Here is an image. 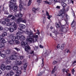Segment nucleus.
I'll return each instance as SVG.
<instances>
[{"label":"nucleus","mask_w":76,"mask_h":76,"mask_svg":"<svg viewBox=\"0 0 76 76\" xmlns=\"http://www.w3.org/2000/svg\"><path fill=\"white\" fill-rule=\"evenodd\" d=\"M25 33L30 37H29L27 38L26 40L28 42H30L31 43H34L37 41V40L39 38L38 35H36V34H34L33 31L31 30L29 31L28 30H26Z\"/></svg>","instance_id":"obj_1"},{"label":"nucleus","mask_w":76,"mask_h":76,"mask_svg":"<svg viewBox=\"0 0 76 76\" xmlns=\"http://www.w3.org/2000/svg\"><path fill=\"white\" fill-rule=\"evenodd\" d=\"M21 45L23 47H25V50L26 51H27L28 53L31 54H33L34 52V51H31L30 50V48L29 46H28V43H27V42H21Z\"/></svg>","instance_id":"obj_2"},{"label":"nucleus","mask_w":76,"mask_h":76,"mask_svg":"<svg viewBox=\"0 0 76 76\" xmlns=\"http://www.w3.org/2000/svg\"><path fill=\"white\" fill-rule=\"evenodd\" d=\"M16 0H11L10 1V11L13 10L15 12H16L17 10L18 6L16 5Z\"/></svg>","instance_id":"obj_3"},{"label":"nucleus","mask_w":76,"mask_h":76,"mask_svg":"<svg viewBox=\"0 0 76 76\" xmlns=\"http://www.w3.org/2000/svg\"><path fill=\"white\" fill-rule=\"evenodd\" d=\"M19 32L17 33V38L16 39L20 41H24L25 39V37L23 35H21V33H23V31L20 28H18Z\"/></svg>","instance_id":"obj_4"},{"label":"nucleus","mask_w":76,"mask_h":76,"mask_svg":"<svg viewBox=\"0 0 76 76\" xmlns=\"http://www.w3.org/2000/svg\"><path fill=\"white\" fill-rule=\"evenodd\" d=\"M17 37H16L15 36H14L11 34H10V35L9 37H7V39H11L12 40H13V41H15V39H16Z\"/></svg>","instance_id":"obj_5"},{"label":"nucleus","mask_w":76,"mask_h":76,"mask_svg":"<svg viewBox=\"0 0 76 76\" xmlns=\"http://www.w3.org/2000/svg\"><path fill=\"white\" fill-rule=\"evenodd\" d=\"M69 7H68L66 8V9L65 10V9L64 8H63L62 10H61L60 11L62 13H65L66 12H68L69 11Z\"/></svg>","instance_id":"obj_6"},{"label":"nucleus","mask_w":76,"mask_h":76,"mask_svg":"<svg viewBox=\"0 0 76 76\" xmlns=\"http://www.w3.org/2000/svg\"><path fill=\"white\" fill-rule=\"evenodd\" d=\"M11 26H13V27L14 28L15 30H16V29H17L16 24V23H15L14 22L11 23Z\"/></svg>","instance_id":"obj_7"},{"label":"nucleus","mask_w":76,"mask_h":76,"mask_svg":"<svg viewBox=\"0 0 76 76\" xmlns=\"http://www.w3.org/2000/svg\"><path fill=\"white\" fill-rule=\"evenodd\" d=\"M20 5L19 6V9L20 10H22V7H23V5L24 4L22 2V1H20Z\"/></svg>","instance_id":"obj_8"},{"label":"nucleus","mask_w":76,"mask_h":76,"mask_svg":"<svg viewBox=\"0 0 76 76\" xmlns=\"http://www.w3.org/2000/svg\"><path fill=\"white\" fill-rule=\"evenodd\" d=\"M10 59L12 60H16L17 59V56L15 55L12 56L10 57Z\"/></svg>","instance_id":"obj_9"},{"label":"nucleus","mask_w":76,"mask_h":76,"mask_svg":"<svg viewBox=\"0 0 76 76\" xmlns=\"http://www.w3.org/2000/svg\"><path fill=\"white\" fill-rule=\"evenodd\" d=\"M19 26L21 29H25L26 28V26L23 24H19Z\"/></svg>","instance_id":"obj_10"},{"label":"nucleus","mask_w":76,"mask_h":76,"mask_svg":"<svg viewBox=\"0 0 76 76\" xmlns=\"http://www.w3.org/2000/svg\"><path fill=\"white\" fill-rule=\"evenodd\" d=\"M46 15L47 16H48L47 17V18L48 19H49V20H50V18L52 17L51 15H49V13H48V12L47 11H46Z\"/></svg>","instance_id":"obj_11"},{"label":"nucleus","mask_w":76,"mask_h":76,"mask_svg":"<svg viewBox=\"0 0 76 76\" xmlns=\"http://www.w3.org/2000/svg\"><path fill=\"white\" fill-rule=\"evenodd\" d=\"M3 36L2 35L0 36V40L1 42H5V39L3 38Z\"/></svg>","instance_id":"obj_12"},{"label":"nucleus","mask_w":76,"mask_h":76,"mask_svg":"<svg viewBox=\"0 0 76 76\" xmlns=\"http://www.w3.org/2000/svg\"><path fill=\"white\" fill-rule=\"evenodd\" d=\"M55 33L56 34V35H57V34H61V32H60V31L59 30H58V29H56L55 31Z\"/></svg>","instance_id":"obj_13"},{"label":"nucleus","mask_w":76,"mask_h":76,"mask_svg":"<svg viewBox=\"0 0 76 76\" xmlns=\"http://www.w3.org/2000/svg\"><path fill=\"white\" fill-rule=\"evenodd\" d=\"M1 70H4L6 69V66H5V65L3 64L1 65Z\"/></svg>","instance_id":"obj_14"},{"label":"nucleus","mask_w":76,"mask_h":76,"mask_svg":"<svg viewBox=\"0 0 76 76\" xmlns=\"http://www.w3.org/2000/svg\"><path fill=\"white\" fill-rule=\"evenodd\" d=\"M61 14V15H58V16H60L61 18H64V16H65V13L62 12Z\"/></svg>","instance_id":"obj_15"},{"label":"nucleus","mask_w":76,"mask_h":76,"mask_svg":"<svg viewBox=\"0 0 76 76\" xmlns=\"http://www.w3.org/2000/svg\"><path fill=\"white\" fill-rule=\"evenodd\" d=\"M23 20V19H22V18H18V19L17 20V22L18 23H19L20 22L22 21Z\"/></svg>","instance_id":"obj_16"},{"label":"nucleus","mask_w":76,"mask_h":76,"mask_svg":"<svg viewBox=\"0 0 76 76\" xmlns=\"http://www.w3.org/2000/svg\"><path fill=\"white\" fill-rule=\"evenodd\" d=\"M61 5L63 7V8H65L67 6V4L65 3L64 2H62L61 3Z\"/></svg>","instance_id":"obj_17"},{"label":"nucleus","mask_w":76,"mask_h":76,"mask_svg":"<svg viewBox=\"0 0 76 76\" xmlns=\"http://www.w3.org/2000/svg\"><path fill=\"white\" fill-rule=\"evenodd\" d=\"M9 30L10 32H13L14 31V30H15V28H13V27H11L10 28Z\"/></svg>","instance_id":"obj_18"},{"label":"nucleus","mask_w":76,"mask_h":76,"mask_svg":"<svg viewBox=\"0 0 76 76\" xmlns=\"http://www.w3.org/2000/svg\"><path fill=\"white\" fill-rule=\"evenodd\" d=\"M15 16L16 17H18V18H22V14H21L20 13L17 15H16Z\"/></svg>","instance_id":"obj_19"},{"label":"nucleus","mask_w":76,"mask_h":76,"mask_svg":"<svg viewBox=\"0 0 76 76\" xmlns=\"http://www.w3.org/2000/svg\"><path fill=\"white\" fill-rule=\"evenodd\" d=\"M15 64L17 66H19V65H20L22 64V62L20 61H17L16 62Z\"/></svg>","instance_id":"obj_20"},{"label":"nucleus","mask_w":76,"mask_h":76,"mask_svg":"<svg viewBox=\"0 0 76 76\" xmlns=\"http://www.w3.org/2000/svg\"><path fill=\"white\" fill-rule=\"evenodd\" d=\"M60 31H60V32H61V34H62V32H65V31H64V29L63 28V27H61L60 28Z\"/></svg>","instance_id":"obj_21"},{"label":"nucleus","mask_w":76,"mask_h":76,"mask_svg":"<svg viewBox=\"0 0 76 76\" xmlns=\"http://www.w3.org/2000/svg\"><path fill=\"white\" fill-rule=\"evenodd\" d=\"M12 69L14 70H15L16 71H17L18 70L19 68L18 67V66H13L12 68Z\"/></svg>","instance_id":"obj_22"},{"label":"nucleus","mask_w":76,"mask_h":76,"mask_svg":"<svg viewBox=\"0 0 76 76\" xmlns=\"http://www.w3.org/2000/svg\"><path fill=\"white\" fill-rule=\"evenodd\" d=\"M8 42L11 45H13V44H14V43H15L14 41L12 39H11L10 40H9Z\"/></svg>","instance_id":"obj_23"},{"label":"nucleus","mask_w":76,"mask_h":76,"mask_svg":"<svg viewBox=\"0 0 76 76\" xmlns=\"http://www.w3.org/2000/svg\"><path fill=\"white\" fill-rule=\"evenodd\" d=\"M0 23L1 24H2L3 25H4L6 24V23L5 20V21H3L2 20H1Z\"/></svg>","instance_id":"obj_24"},{"label":"nucleus","mask_w":76,"mask_h":76,"mask_svg":"<svg viewBox=\"0 0 76 76\" xmlns=\"http://www.w3.org/2000/svg\"><path fill=\"white\" fill-rule=\"evenodd\" d=\"M39 10V8L36 9V8H33L32 9V10L33 11L34 13H36V10Z\"/></svg>","instance_id":"obj_25"},{"label":"nucleus","mask_w":76,"mask_h":76,"mask_svg":"<svg viewBox=\"0 0 76 76\" xmlns=\"http://www.w3.org/2000/svg\"><path fill=\"white\" fill-rule=\"evenodd\" d=\"M1 53V51H0V56L2 57H3V58H5L6 57V56L5 54H2Z\"/></svg>","instance_id":"obj_26"},{"label":"nucleus","mask_w":76,"mask_h":76,"mask_svg":"<svg viewBox=\"0 0 76 76\" xmlns=\"http://www.w3.org/2000/svg\"><path fill=\"white\" fill-rule=\"evenodd\" d=\"M6 69L7 70H10L11 69V66H7L6 67Z\"/></svg>","instance_id":"obj_27"},{"label":"nucleus","mask_w":76,"mask_h":76,"mask_svg":"<svg viewBox=\"0 0 76 76\" xmlns=\"http://www.w3.org/2000/svg\"><path fill=\"white\" fill-rule=\"evenodd\" d=\"M75 26V22L74 20L72 22L71 24V26L72 27H74Z\"/></svg>","instance_id":"obj_28"},{"label":"nucleus","mask_w":76,"mask_h":76,"mask_svg":"<svg viewBox=\"0 0 76 76\" xmlns=\"http://www.w3.org/2000/svg\"><path fill=\"white\" fill-rule=\"evenodd\" d=\"M4 42H1L0 43V48H2L4 46Z\"/></svg>","instance_id":"obj_29"},{"label":"nucleus","mask_w":76,"mask_h":76,"mask_svg":"<svg viewBox=\"0 0 76 76\" xmlns=\"http://www.w3.org/2000/svg\"><path fill=\"white\" fill-rule=\"evenodd\" d=\"M55 26L57 28H60V26L57 23H56Z\"/></svg>","instance_id":"obj_30"},{"label":"nucleus","mask_w":76,"mask_h":76,"mask_svg":"<svg viewBox=\"0 0 76 76\" xmlns=\"http://www.w3.org/2000/svg\"><path fill=\"white\" fill-rule=\"evenodd\" d=\"M17 71V74H18V75H20V74H21L22 73V72H21V71L20 70H18L16 71Z\"/></svg>","instance_id":"obj_31"},{"label":"nucleus","mask_w":76,"mask_h":76,"mask_svg":"<svg viewBox=\"0 0 76 76\" xmlns=\"http://www.w3.org/2000/svg\"><path fill=\"white\" fill-rule=\"evenodd\" d=\"M14 49L15 50H16V51H18H18H20V49L18 48H14Z\"/></svg>","instance_id":"obj_32"},{"label":"nucleus","mask_w":76,"mask_h":76,"mask_svg":"<svg viewBox=\"0 0 76 76\" xmlns=\"http://www.w3.org/2000/svg\"><path fill=\"white\" fill-rule=\"evenodd\" d=\"M27 67V65H26V63H25L24 64L23 68L24 70H26V68Z\"/></svg>","instance_id":"obj_33"},{"label":"nucleus","mask_w":76,"mask_h":76,"mask_svg":"<svg viewBox=\"0 0 76 76\" xmlns=\"http://www.w3.org/2000/svg\"><path fill=\"white\" fill-rule=\"evenodd\" d=\"M56 66H55L54 68L53 69V70L52 72V74H53L54 72H55V71H56Z\"/></svg>","instance_id":"obj_34"},{"label":"nucleus","mask_w":76,"mask_h":76,"mask_svg":"<svg viewBox=\"0 0 76 76\" xmlns=\"http://www.w3.org/2000/svg\"><path fill=\"white\" fill-rule=\"evenodd\" d=\"M5 20L6 22H9L10 20V19L9 18H6L5 19Z\"/></svg>","instance_id":"obj_35"},{"label":"nucleus","mask_w":76,"mask_h":76,"mask_svg":"<svg viewBox=\"0 0 76 76\" xmlns=\"http://www.w3.org/2000/svg\"><path fill=\"white\" fill-rule=\"evenodd\" d=\"M32 1V0H29L28 3V6H30L31 4V2Z\"/></svg>","instance_id":"obj_36"},{"label":"nucleus","mask_w":76,"mask_h":76,"mask_svg":"<svg viewBox=\"0 0 76 76\" xmlns=\"http://www.w3.org/2000/svg\"><path fill=\"white\" fill-rule=\"evenodd\" d=\"M68 2L69 4H70L71 3H72V4H73V1H72V0H68Z\"/></svg>","instance_id":"obj_37"},{"label":"nucleus","mask_w":76,"mask_h":76,"mask_svg":"<svg viewBox=\"0 0 76 76\" xmlns=\"http://www.w3.org/2000/svg\"><path fill=\"white\" fill-rule=\"evenodd\" d=\"M43 18L44 19L43 21V23H45V21H46V18L45 17H43Z\"/></svg>","instance_id":"obj_38"},{"label":"nucleus","mask_w":76,"mask_h":76,"mask_svg":"<svg viewBox=\"0 0 76 76\" xmlns=\"http://www.w3.org/2000/svg\"><path fill=\"white\" fill-rule=\"evenodd\" d=\"M46 4H48L49 5L51 4V3L50 2H48L47 1H45Z\"/></svg>","instance_id":"obj_39"},{"label":"nucleus","mask_w":76,"mask_h":76,"mask_svg":"<svg viewBox=\"0 0 76 76\" xmlns=\"http://www.w3.org/2000/svg\"><path fill=\"white\" fill-rule=\"evenodd\" d=\"M7 33L6 32H4L2 34V37H5V36H6L7 35Z\"/></svg>","instance_id":"obj_40"},{"label":"nucleus","mask_w":76,"mask_h":76,"mask_svg":"<svg viewBox=\"0 0 76 76\" xmlns=\"http://www.w3.org/2000/svg\"><path fill=\"white\" fill-rule=\"evenodd\" d=\"M5 53L6 54H9V53H10V50H5Z\"/></svg>","instance_id":"obj_41"},{"label":"nucleus","mask_w":76,"mask_h":76,"mask_svg":"<svg viewBox=\"0 0 76 76\" xmlns=\"http://www.w3.org/2000/svg\"><path fill=\"white\" fill-rule=\"evenodd\" d=\"M7 59V58L6 59V62H7V63L8 64L9 63H11V61H9L8 59Z\"/></svg>","instance_id":"obj_42"},{"label":"nucleus","mask_w":76,"mask_h":76,"mask_svg":"<svg viewBox=\"0 0 76 76\" xmlns=\"http://www.w3.org/2000/svg\"><path fill=\"white\" fill-rule=\"evenodd\" d=\"M14 74H15V73L13 72V71H10V75H13Z\"/></svg>","instance_id":"obj_43"},{"label":"nucleus","mask_w":76,"mask_h":76,"mask_svg":"<svg viewBox=\"0 0 76 76\" xmlns=\"http://www.w3.org/2000/svg\"><path fill=\"white\" fill-rule=\"evenodd\" d=\"M44 58L42 59V67H44Z\"/></svg>","instance_id":"obj_44"},{"label":"nucleus","mask_w":76,"mask_h":76,"mask_svg":"<svg viewBox=\"0 0 76 76\" xmlns=\"http://www.w3.org/2000/svg\"><path fill=\"white\" fill-rule=\"evenodd\" d=\"M7 25L8 26H11V23L8 22L7 24Z\"/></svg>","instance_id":"obj_45"},{"label":"nucleus","mask_w":76,"mask_h":76,"mask_svg":"<svg viewBox=\"0 0 76 76\" xmlns=\"http://www.w3.org/2000/svg\"><path fill=\"white\" fill-rule=\"evenodd\" d=\"M34 50H36L37 49H38V47L35 46V47L34 48Z\"/></svg>","instance_id":"obj_46"},{"label":"nucleus","mask_w":76,"mask_h":76,"mask_svg":"<svg viewBox=\"0 0 76 76\" xmlns=\"http://www.w3.org/2000/svg\"><path fill=\"white\" fill-rule=\"evenodd\" d=\"M12 17H13V15H9L8 16V18H12Z\"/></svg>","instance_id":"obj_47"},{"label":"nucleus","mask_w":76,"mask_h":76,"mask_svg":"<svg viewBox=\"0 0 76 76\" xmlns=\"http://www.w3.org/2000/svg\"><path fill=\"white\" fill-rule=\"evenodd\" d=\"M21 22H23V23H25L26 22V20H22Z\"/></svg>","instance_id":"obj_48"},{"label":"nucleus","mask_w":76,"mask_h":76,"mask_svg":"<svg viewBox=\"0 0 76 76\" xmlns=\"http://www.w3.org/2000/svg\"><path fill=\"white\" fill-rule=\"evenodd\" d=\"M15 42L16 44H19V41L18 40H16L15 41Z\"/></svg>","instance_id":"obj_49"},{"label":"nucleus","mask_w":76,"mask_h":76,"mask_svg":"<svg viewBox=\"0 0 76 76\" xmlns=\"http://www.w3.org/2000/svg\"><path fill=\"white\" fill-rule=\"evenodd\" d=\"M64 20L65 21L66 23V24H67V25H68V24H69V22H68V20H66V19H65Z\"/></svg>","instance_id":"obj_50"},{"label":"nucleus","mask_w":76,"mask_h":76,"mask_svg":"<svg viewBox=\"0 0 76 76\" xmlns=\"http://www.w3.org/2000/svg\"><path fill=\"white\" fill-rule=\"evenodd\" d=\"M3 29V28L2 26H0V31H2Z\"/></svg>","instance_id":"obj_51"},{"label":"nucleus","mask_w":76,"mask_h":76,"mask_svg":"<svg viewBox=\"0 0 76 76\" xmlns=\"http://www.w3.org/2000/svg\"><path fill=\"white\" fill-rule=\"evenodd\" d=\"M24 58V56H20V59L21 60H22V59H23Z\"/></svg>","instance_id":"obj_52"},{"label":"nucleus","mask_w":76,"mask_h":76,"mask_svg":"<svg viewBox=\"0 0 76 76\" xmlns=\"http://www.w3.org/2000/svg\"><path fill=\"white\" fill-rule=\"evenodd\" d=\"M60 48V45L58 44V46L57 47V48L58 49H59Z\"/></svg>","instance_id":"obj_53"},{"label":"nucleus","mask_w":76,"mask_h":76,"mask_svg":"<svg viewBox=\"0 0 76 76\" xmlns=\"http://www.w3.org/2000/svg\"><path fill=\"white\" fill-rule=\"evenodd\" d=\"M12 17L11 19V20H13L15 19V17L13 16Z\"/></svg>","instance_id":"obj_54"},{"label":"nucleus","mask_w":76,"mask_h":76,"mask_svg":"<svg viewBox=\"0 0 76 76\" xmlns=\"http://www.w3.org/2000/svg\"><path fill=\"white\" fill-rule=\"evenodd\" d=\"M7 12H7H4V14H5L6 15H9V13Z\"/></svg>","instance_id":"obj_55"},{"label":"nucleus","mask_w":76,"mask_h":76,"mask_svg":"<svg viewBox=\"0 0 76 76\" xmlns=\"http://www.w3.org/2000/svg\"><path fill=\"white\" fill-rule=\"evenodd\" d=\"M57 63V62L56 61H54L53 62V64H56Z\"/></svg>","instance_id":"obj_56"},{"label":"nucleus","mask_w":76,"mask_h":76,"mask_svg":"<svg viewBox=\"0 0 76 76\" xmlns=\"http://www.w3.org/2000/svg\"><path fill=\"white\" fill-rule=\"evenodd\" d=\"M37 1L38 3H40L41 2V0H38Z\"/></svg>","instance_id":"obj_57"},{"label":"nucleus","mask_w":76,"mask_h":76,"mask_svg":"<svg viewBox=\"0 0 76 76\" xmlns=\"http://www.w3.org/2000/svg\"><path fill=\"white\" fill-rule=\"evenodd\" d=\"M5 30H6L7 31H8V30H9V28H8L6 27L5 28Z\"/></svg>","instance_id":"obj_58"},{"label":"nucleus","mask_w":76,"mask_h":76,"mask_svg":"<svg viewBox=\"0 0 76 76\" xmlns=\"http://www.w3.org/2000/svg\"><path fill=\"white\" fill-rule=\"evenodd\" d=\"M72 74H74L75 72V69H73L72 70Z\"/></svg>","instance_id":"obj_59"},{"label":"nucleus","mask_w":76,"mask_h":76,"mask_svg":"<svg viewBox=\"0 0 76 76\" xmlns=\"http://www.w3.org/2000/svg\"><path fill=\"white\" fill-rule=\"evenodd\" d=\"M6 76H11V75L10 73H7V74Z\"/></svg>","instance_id":"obj_60"},{"label":"nucleus","mask_w":76,"mask_h":76,"mask_svg":"<svg viewBox=\"0 0 76 76\" xmlns=\"http://www.w3.org/2000/svg\"><path fill=\"white\" fill-rule=\"evenodd\" d=\"M64 44H62L61 45V48H63V47H64Z\"/></svg>","instance_id":"obj_61"},{"label":"nucleus","mask_w":76,"mask_h":76,"mask_svg":"<svg viewBox=\"0 0 76 76\" xmlns=\"http://www.w3.org/2000/svg\"><path fill=\"white\" fill-rule=\"evenodd\" d=\"M66 53H70V50H67Z\"/></svg>","instance_id":"obj_62"},{"label":"nucleus","mask_w":76,"mask_h":76,"mask_svg":"<svg viewBox=\"0 0 76 76\" xmlns=\"http://www.w3.org/2000/svg\"><path fill=\"white\" fill-rule=\"evenodd\" d=\"M65 71H66V69H62V71L63 72H65Z\"/></svg>","instance_id":"obj_63"},{"label":"nucleus","mask_w":76,"mask_h":76,"mask_svg":"<svg viewBox=\"0 0 76 76\" xmlns=\"http://www.w3.org/2000/svg\"><path fill=\"white\" fill-rule=\"evenodd\" d=\"M39 47H40V48H43V46L41 45H39Z\"/></svg>","instance_id":"obj_64"}]
</instances>
